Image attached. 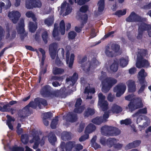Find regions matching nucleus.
Returning a JSON list of instances; mask_svg holds the SVG:
<instances>
[{
    "label": "nucleus",
    "instance_id": "obj_24",
    "mask_svg": "<svg viewBox=\"0 0 151 151\" xmlns=\"http://www.w3.org/2000/svg\"><path fill=\"white\" fill-rule=\"evenodd\" d=\"M137 58H143L145 56L147 53V50L143 49H138Z\"/></svg>",
    "mask_w": 151,
    "mask_h": 151
},
{
    "label": "nucleus",
    "instance_id": "obj_28",
    "mask_svg": "<svg viewBox=\"0 0 151 151\" xmlns=\"http://www.w3.org/2000/svg\"><path fill=\"white\" fill-rule=\"evenodd\" d=\"M119 62L114 60L113 63L110 66V69L111 71L115 72L118 69Z\"/></svg>",
    "mask_w": 151,
    "mask_h": 151
},
{
    "label": "nucleus",
    "instance_id": "obj_3",
    "mask_svg": "<svg viewBox=\"0 0 151 151\" xmlns=\"http://www.w3.org/2000/svg\"><path fill=\"white\" fill-rule=\"evenodd\" d=\"M24 27V20L21 19L18 23V26H17L16 29L18 33L21 34L20 38L22 40H24V38L27 36V33H24L25 31Z\"/></svg>",
    "mask_w": 151,
    "mask_h": 151
},
{
    "label": "nucleus",
    "instance_id": "obj_47",
    "mask_svg": "<svg viewBox=\"0 0 151 151\" xmlns=\"http://www.w3.org/2000/svg\"><path fill=\"white\" fill-rule=\"evenodd\" d=\"M77 35V33L74 31H71L68 33V37L69 40H73Z\"/></svg>",
    "mask_w": 151,
    "mask_h": 151
},
{
    "label": "nucleus",
    "instance_id": "obj_14",
    "mask_svg": "<svg viewBox=\"0 0 151 151\" xmlns=\"http://www.w3.org/2000/svg\"><path fill=\"white\" fill-rule=\"evenodd\" d=\"M128 91L130 93H134L136 90L135 82L132 80H129L127 81Z\"/></svg>",
    "mask_w": 151,
    "mask_h": 151
},
{
    "label": "nucleus",
    "instance_id": "obj_48",
    "mask_svg": "<svg viewBox=\"0 0 151 151\" xmlns=\"http://www.w3.org/2000/svg\"><path fill=\"white\" fill-rule=\"evenodd\" d=\"M132 123L131 120L129 119H126L124 120H122L120 121L121 124H124L126 125H128Z\"/></svg>",
    "mask_w": 151,
    "mask_h": 151
},
{
    "label": "nucleus",
    "instance_id": "obj_29",
    "mask_svg": "<svg viewBox=\"0 0 151 151\" xmlns=\"http://www.w3.org/2000/svg\"><path fill=\"white\" fill-rule=\"evenodd\" d=\"M62 139L64 141L70 140L71 137L70 133L67 132H64L61 134Z\"/></svg>",
    "mask_w": 151,
    "mask_h": 151
},
{
    "label": "nucleus",
    "instance_id": "obj_11",
    "mask_svg": "<svg viewBox=\"0 0 151 151\" xmlns=\"http://www.w3.org/2000/svg\"><path fill=\"white\" fill-rule=\"evenodd\" d=\"M8 16L12 20L13 23H16L21 16L20 13L18 11H13L10 12L8 14Z\"/></svg>",
    "mask_w": 151,
    "mask_h": 151
},
{
    "label": "nucleus",
    "instance_id": "obj_30",
    "mask_svg": "<svg viewBox=\"0 0 151 151\" xmlns=\"http://www.w3.org/2000/svg\"><path fill=\"white\" fill-rule=\"evenodd\" d=\"M80 17L81 19L83 21L80 27L81 28H83L84 26V24H86L87 22L88 19V15L87 14H84L80 15Z\"/></svg>",
    "mask_w": 151,
    "mask_h": 151
},
{
    "label": "nucleus",
    "instance_id": "obj_41",
    "mask_svg": "<svg viewBox=\"0 0 151 151\" xmlns=\"http://www.w3.org/2000/svg\"><path fill=\"white\" fill-rule=\"evenodd\" d=\"M111 50L115 53L118 52L120 49V46L117 44H113L111 46Z\"/></svg>",
    "mask_w": 151,
    "mask_h": 151
},
{
    "label": "nucleus",
    "instance_id": "obj_5",
    "mask_svg": "<svg viewBox=\"0 0 151 151\" xmlns=\"http://www.w3.org/2000/svg\"><path fill=\"white\" fill-rule=\"evenodd\" d=\"M126 20L128 22H141L143 21V19L134 12H132Z\"/></svg>",
    "mask_w": 151,
    "mask_h": 151
},
{
    "label": "nucleus",
    "instance_id": "obj_27",
    "mask_svg": "<svg viewBox=\"0 0 151 151\" xmlns=\"http://www.w3.org/2000/svg\"><path fill=\"white\" fill-rule=\"evenodd\" d=\"M150 25V24H147L144 22L141 23L139 27L138 30L143 32L145 31H147Z\"/></svg>",
    "mask_w": 151,
    "mask_h": 151
},
{
    "label": "nucleus",
    "instance_id": "obj_64",
    "mask_svg": "<svg viewBox=\"0 0 151 151\" xmlns=\"http://www.w3.org/2000/svg\"><path fill=\"white\" fill-rule=\"evenodd\" d=\"M115 32L114 31H112L109 32L107 34L105 35L103 37V39H105L110 36L112 37H113L114 35H113L115 33Z\"/></svg>",
    "mask_w": 151,
    "mask_h": 151
},
{
    "label": "nucleus",
    "instance_id": "obj_52",
    "mask_svg": "<svg viewBox=\"0 0 151 151\" xmlns=\"http://www.w3.org/2000/svg\"><path fill=\"white\" fill-rule=\"evenodd\" d=\"M52 113L50 112H46L44 114L43 118L49 119L52 117Z\"/></svg>",
    "mask_w": 151,
    "mask_h": 151
},
{
    "label": "nucleus",
    "instance_id": "obj_35",
    "mask_svg": "<svg viewBox=\"0 0 151 151\" xmlns=\"http://www.w3.org/2000/svg\"><path fill=\"white\" fill-rule=\"evenodd\" d=\"M105 53L108 57L110 58H112L113 57L115 53L113 51L110 50V47L109 46H106Z\"/></svg>",
    "mask_w": 151,
    "mask_h": 151
},
{
    "label": "nucleus",
    "instance_id": "obj_44",
    "mask_svg": "<svg viewBox=\"0 0 151 151\" xmlns=\"http://www.w3.org/2000/svg\"><path fill=\"white\" fill-rule=\"evenodd\" d=\"M133 100H134L133 98ZM134 100L133 101L130 102L128 105V106L129 111L132 112L136 109L135 105L134 104Z\"/></svg>",
    "mask_w": 151,
    "mask_h": 151
},
{
    "label": "nucleus",
    "instance_id": "obj_4",
    "mask_svg": "<svg viewBox=\"0 0 151 151\" xmlns=\"http://www.w3.org/2000/svg\"><path fill=\"white\" fill-rule=\"evenodd\" d=\"M42 4L40 0H26L25 7L28 9L41 7Z\"/></svg>",
    "mask_w": 151,
    "mask_h": 151
},
{
    "label": "nucleus",
    "instance_id": "obj_6",
    "mask_svg": "<svg viewBox=\"0 0 151 151\" xmlns=\"http://www.w3.org/2000/svg\"><path fill=\"white\" fill-rule=\"evenodd\" d=\"M82 100L81 98H78L75 104V108L74 109V112L76 113L81 114L83 112L85 109L84 105H81Z\"/></svg>",
    "mask_w": 151,
    "mask_h": 151
},
{
    "label": "nucleus",
    "instance_id": "obj_38",
    "mask_svg": "<svg viewBox=\"0 0 151 151\" xmlns=\"http://www.w3.org/2000/svg\"><path fill=\"white\" fill-rule=\"evenodd\" d=\"M110 87L104 81L102 83V91L104 93H106L108 92L110 89Z\"/></svg>",
    "mask_w": 151,
    "mask_h": 151
},
{
    "label": "nucleus",
    "instance_id": "obj_56",
    "mask_svg": "<svg viewBox=\"0 0 151 151\" xmlns=\"http://www.w3.org/2000/svg\"><path fill=\"white\" fill-rule=\"evenodd\" d=\"M72 10V8L71 6L69 4H68L65 12V15H68L70 14Z\"/></svg>",
    "mask_w": 151,
    "mask_h": 151
},
{
    "label": "nucleus",
    "instance_id": "obj_59",
    "mask_svg": "<svg viewBox=\"0 0 151 151\" xmlns=\"http://www.w3.org/2000/svg\"><path fill=\"white\" fill-rule=\"evenodd\" d=\"M63 80V78L61 76H52L50 78L51 81H62Z\"/></svg>",
    "mask_w": 151,
    "mask_h": 151
},
{
    "label": "nucleus",
    "instance_id": "obj_10",
    "mask_svg": "<svg viewBox=\"0 0 151 151\" xmlns=\"http://www.w3.org/2000/svg\"><path fill=\"white\" fill-rule=\"evenodd\" d=\"M58 48V44L53 42L50 44L49 47V51L50 56L52 59H54L56 56Z\"/></svg>",
    "mask_w": 151,
    "mask_h": 151
},
{
    "label": "nucleus",
    "instance_id": "obj_25",
    "mask_svg": "<svg viewBox=\"0 0 151 151\" xmlns=\"http://www.w3.org/2000/svg\"><path fill=\"white\" fill-rule=\"evenodd\" d=\"M75 142L74 141H69L66 144L65 150L66 151H71L72 148L75 145Z\"/></svg>",
    "mask_w": 151,
    "mask_h": 151
},
{
    "label": "nucleus",
    "instance_id": "obj_63",
    "mask_svg": "<svg viewBox=\"0 0 151 151\" xmlns=\"http://www.w3.org/2000/svg\"><path fill=\"white\" fill-rule=\"evenodd\" d=\"M26 16L28 18L31 17L32 18L35 17V15L32 11H28L25 14Z\"/></svg>",
    "mask_w": 151,
    "mask_h": 151
},
{
    "label": "nucleus",
    "instance_id": "obj_62",
    "mask_svg": "<svg viewBox=\"0 0 151 151\" xmlns=\"http://www.w3.org/2000/svg\"><path fill=\"white\" fill-rule=\"evenodd\" d=\"M74 151H80L83 148V146L81 144H77L75 146Z\"/></svg>",
    "mask_w": 151,
    "mask_h": 151
},
{
    "label": "nucleus",
    "instance_id": "obj_20",
    "mask_svg": "<svg viewBox=\"0 0 151 151\" xmlns=\"http://www.w3.org/2000/svg\"><path fill=\"white\" fill-rule=\"evenodd\" d=\"M104 81L111 88L117 82L116 79L111 77L106 78L104 80Z\"/></svg>",
    "mask_w": 151,
    "mask_h": 151
},
{
    "label": "nucleus",
    "instance_id": "obj_57",
    "mask_svg": "<svg viewBox=\"0 0 151 151\" xmlns=\"http://www.w3.org/2000/svg\"><path fill=\"white\" fill-rule=\"evenodd\" d=\"M98 98H99V100L98 103H101V102H103L105 100V96L103 95V94L101 93H99L98 94Z\"/></svg>",
    "mask_w": 151,
    "mask_h": 151
},
{
    "label": "nucleus",
    "instance_id": "obj_19",
    "mask_svg": "<svg viewBox=\"0 0 151 151\" xmlns=\"http://www.w3.org/2000/svg\"><path fill=\"white\" fill-rule=\"evenodd\" d=\"M67 119L71 122H75L77 120V115L72 112H70L68 114Z\"/></svg>",
    "mask_w": 151,
    "mask_h": 151
},
{
    "label": "nucleus",
    "instance_id": "obj_12",
    "mask_svg": "<svg viewBox=\"0 0 151 151\" xmlns=\"http://www.w3.org/2000/svg\"><path fill=\"white\" fill-rule=\"evenodd\" d=\"M149 65L148 61L143 58H137L136 66L139 68L147 67Z\"/></svg>",
    "mask_w": 151,
    "mask_h": 151
},
{
    "label": "nucleus",
    "instance_id": "obj_15",
    "mask_svg": "<svg viewBox=\"0 0 151 151\" xmlns=\"http://www.w3.org/2000/svg\"><path fill=\"white\" fill-rule=\"evenodd\" d=\"M35 102L36 104L38 106L40 109L42 108L41 104L44 106H47L48 104L47 101L45 99L42 98H36L35 99Z\"/></svg>",
    "mask_w": 151,
    "mask_h": 151
},
{
    "label": "nucleus",
    "instance_id": "obj_36",
    "mask_svg": "<svg viewBox=\"0 0 151 151\" xmlns=\"http://www.w3.org/2000/svg\"><path fill=\"white\" fill-rule=\"evenodd\" d=\"M52 73L55 75L63 74L64 72L63 69L55 67L54 68L52 71Z\"/></svg>",
    "mask_w": 151,
    "mask_h": 151
},
{
    "label": "nucleus",
    "instance_id": "obj_16",
    "mask_svg": "<svg viewBox=\"0 0 151 151\" xmlns=\"http://www.w3.org/2000/svg\"><path fill=\"white\" fill-rule=\"evenodd\" d=\"M30 114V108L26 106L22 109L20 115V120L22 121L26 117L29 116Z\"/></svg>",
    "mask_w": 151,
    "mask_h": 151
},
{
    "label": "nucleus",
    "instance_id": "obj_46",
    "mask_svg": "<svg viewBox=\"0 0 151 151\" xmlns=\"http://www.w3.org/2000/svg\"><path fill=\"white\" fill-rule=\"evenodd\" d=\"M95 92V88H88V87L85 88L84 90V93H86L89 94V93H91L93 94Z\"/></svg>",
    "mask_w": 151,
    "mask_h": 151
},
{
    "label": "nucleus",
    "instance_id": "obj_8",
    "mask_svg": "<svg viewBox=\"0 0 151 151\" xmlns=\"http://www.w3.org/2000/svg\"><path fill=\"white\" fill-rule=\"evenodd\" d=\"M52 88L49 85H46L41 88L40 91V94L44 97H50V94Z\"/></svg>",
    "mask_w": 151,
    "mask_h": 151
},
{
    "label": "nucleus",
    "instance_id": "obj_43",
    "mask_svg": "<svg viewBox=\"0 0 151 151\" xmlns=\"http://www.w3.org/2000/svg\"><path fill=\"white\" fill-rule=\"evenodd\" d=\"M120 65L122 68L126 66L128 64V61L123 58H122L120 59Z\"/></svg>",
    "mask_w": 151,
    "mask_h": 151
},
{
    "label": "nucleus",
    "instance_id": "obj_53",
    "mask_svg": "<svg viewBox=\"0 0 151 151\" xmlns=\"http://www.w3.org/2000/svg\"><path fill=\"white\" fill-rule=\"evenodd\" d=\"M88 6L86 5L82 6L80 9V11L82 13H86L88 10Z\"/></svg>",
    "mask_w": 151,
    "mask_h": 151
},
{
    "label": "nucleus",
    "instance_id": "obj_42",
    "mask_svg": "<svg viewBox=\"0 0 151 151\" xmlns=\"http://www.w3.org/2000/svg\"><path fill=\"white\" fill-rule=\"evenodd\" d=\"M58 121V116H56L55 119H52L50 125V127L52 129H55L56 128Z\"/></svg>",
    "mask_w": 151,
    "mask_h": 151
},
{
    "label": "nucleus",
    "instance_id": "obj_7",
    "mask_svg": "<svg viewBox=\"0 0 151 151\" xmlns=\"http://www.w3.org/2000/svg\"><path fill=\"white\" fill-rule=\"evenodd\" d=\"M36 134L37 133L35 131H32L31 134L33 138L29 141L30 143L32 144L35 141L32 147L34 149H37L39 145V140H40L39 136L38 135H36Z\"/></svg>",
    "mask_w": 151,
    "mask_h": 151
},
{
    "label": "nucleus",
    "instance_id": "obj_54",
    "mask_svg": "<svg viewBox=\"0 0 151 151\" xmlns=\"http://www.w3.org/2000/svg\"><path fill=\"white\" fill-rule=\"evenodd\" d=\"M47 65H46L44 67H40V75H44L47 72Z\"/></svg>",
    "mask_w": 151,
    "mask_h": 151
},
{
    "label": "nucleus",
    "instance_id": "obj_45",
    "mask_svg": "<svg viewBox=\"0 0 151 151\" xmlns=\"http://www.w3.org/2000/svg\"><path fill=\"white\" fill-rule=\"evenodd\" d=\"M78 74L76 72L73 73L72 76L70 77L71 79V82L73 85L76 82L78 78Z\"/></svg>",
    "mask_w": 151,
    "mask_h": 151
},
{
    "label": "nucleus",
    "instance_id": "obj_9",
    "mask_svg": "<svg viewBox=\"0 0 151 151\" xmlns=\"http://www.w3.org/2000/svg\"><path fill=\"white\" fill-rule=\"evenodd\" d=\"M126 89V86L125 85L119 84L114 88V92H116V96L119 97L124 93Z\"/></svg>",
    "mask_w": 151,
    "mask_h": 151
},
{
    "label": "nucleus",
    "instance_id": "obj_26",
    "mask_svg": "<svg viewBox=\"0 0 151 151\" xmlns=\"http://www.w3.org/2000/svg\"><path fill=\"white\" fill-rule=\"evenodd\" d=\"M147 113V110L146 107L140 109L132 115L133 117L137 116L139 114H146Z\"/></svg>",
    "mask_w": 151,
    "mask_h": 151
},
{
    "label": "nucleus",
    "instance_id": "obj_22",
    "mask_svg": "<svg viewBox=\"0 0 151 151\" xmlns=\"http://www.w3.org/2000/svg\"><path fill=\"white\" fill-rule=\"evenodd\" d=\"M91 122L96 124L99 125L104 122V118L102 116H98L93 119Z\"/></svg>",
    "mask_w": 151,
    "mask_h": 151
},
{
    "label": "nucleus",
    "instance_id": "obj_21",
    "mask_svg": "<svg viewBox=\"0 0 151 151\" xmlns=\"http://www.w3.org/2000/svg\"><path fill=\"white\" fill-rule=\"evenodd\" d=\"M111 110L113 113L118 114L122 111V109L116 104H114L111 107Z\"/></svg>",
    "mask_w": 151,
    "mask_h": 151
},
{
    "label": "nucleus",
    "instance_id": "obj_13",
    "mask_svg": "<svg viewBox=\"0 0 151 151\" xmlns=\"http://www.w3.org/2000/svg\"><path fill=\"white\" fill-rule=\"evenodd\" d=\"M70 53L69 50H67L66 52V63L68 64V67L71 68L73 63L75 55L74 54L72 53L71 54L70 60H69Z\"/></svg>",
    "mask_w": 151,
    "mask_h": 151
},
{
    "label": "nucleus",
    "instance_id": "obj_2",
    "mask_svg": "<svg viewBox=\"0 0 151 151\" xmlns=\"http://www.w3.org/2000/svg\"><path fill=\"white\" fill-rule=\"evenodd\" d=\"M96 127L92 123H90L86 127L85 131V134L82 136L79 139L80 142L85 140L89 137L88 134L94 131Z\"/></svg>",
    "mask_w": 151,
    "mask_h": 151
},
{
    "label": "nucleus",
    "instance_id": "obj_58",
    "mask_svg": "<svg viewBox=\"0 0 151 151\" xmlns=\"http://www.w3.org/2000/svg\"><path fill=\"white\" fill-rule=\"evenodd\" d=\"M24 148L22 147L14 146L12 148V151H24Z\"/></svg>",
    "mask_w": 151,
    "mask_h": 151
},
{
    "label": "nucleus",
    "instance_id": "obj_17",
    "mask_svg": "<svg viewBox=\"0 0 151 151\" xmlns=\"http://www.w3.org/2000/svg\"><path fill=\"white\" fill-rule=\"evenodd\" d=\"M48 138L49 142L52 145H54L55 142L57 141V138L55 134L52 132H50L48 134Z\"/></svg>",
    "mask_w": 151,
    "mask_h": 151
},
{
    "label": "nucleus",
    "instance_id": "obj_40",
    "mask_svg": "<svg viewBox=\"0 0 151 151\" xmlns=\"http://www.w3.org/2000/svg\"><path fill=\"white\" fill-rule=\"evenodd\" d=\"M21 141L24 145L27 144L29 140L28 135L26 134H22L21 136Z\"/></svg>",
    "mask_w": 151,
    "mask_h": 151
},
{
    "label": "nucleus",
    "instance_id": "obj_1",
    "mask_svg": "<svg viewBox=\"0 0 151 151\" xmlns=\"http://www.w3.org/2000/svg\"><path fill=\"white\" fill-rule=\"evenodd\" d=\"M102 134L106 136H114L119 135L120 130L117 128L111 126L105 125L101 128Z\"/></svg>",
    "mask_w": 151,
    "mask_h": 151
},
{
    "label": "nucleus",
    "instance_id": "obj_50",
    "mask_svg": "<svg viewBox=\"0 0 151 151\" xmlns=\"http://www.w3.org/2000/svg\"><path fill=\"white\" fill-rule=\"evenodd\" d=\"M126 13V10L124 9L123 11L121 10H119L116 11L114 13V14L120 17L121 16L125 15Z\"/></svg>",
    "mask_w": 151,
    "mask_h": 151
},
{
    "label": "nucleus",
    "instance_id": "obj_51",
    "mask_svg": "<svg viewBox=\"0 0 151 151\" xmlns=\"http://www.w3.org/2000/svg\"><path fill=\"white\" fill-rule=\"evenodd\" d=\"M78 62L79 63L82 64V63L85 62L86 61L87 58L86 56H84L83 58H81V55L78 56Z\"/></svg>",
    "mask_w": 151,
    "mask_h": 151
},
{
    "label": "nucleus",
    "instance_id": "obj_32",
    "mask_svg": "<svg viewBox=\"0 0 151 151\" xmlns=\"http://www.w3.org/2000/svg\"><path fill=\"white\" fill-rule=\"evenodd\" d=\"M98 104L100 106L102 110L104 111L107 110L108 109V104L106 101L98 103Z\"/></svg>",
    "mask_w": 151,
    "mask_h": 151
},
{
    "label": "nucleus",
    "instance_id": "obj_23",
    "mask_svg": "<svg viewBox=\"0 0 151 151\" xmlns=\"http://www.w3.org/2000/svg\"><path fill=\"white\" fill-rule=\"evenodd\" d=\"M95 113L94 109L88 108L84 113V117H88L89 116H92Z\"/></svg>",
    "mask_w": 151,
    "mask_h": 151
},
{
    "label": "nucleus",
    "instance_id": "obj_39",
    "mask_svg": "<svg viewBox=\"0 0 151 151\" xmlns=\"http://www.w3.org/2000/svg\"><path fill=\"white\" fill-rule=\"evenodd\" d=\"M54 19L53 17H50L45 19L44 23L48 26H51L54 23Z\"/></svg>",
    "mask_w": 151,
    "mask_h": 151
},
{
    "label": "nucleus",
    "instance_id": "obj_34",
    "mask_svg": "<svg viewBox=\"0 0 151 151\" xmlns=\"http://www.w3.org/2000/svg\"><path fill=\"white\" fill-rule=\"evenodd\" d=\"M28 27L29 30L32 33L34 32L37 28V26L35 25L34 23L32 22H29Z\"/></svg>",
    "mask_w": 151,
    "mask_h": 151
},
{
    "label": "nucleus",
    "instance_id": "obj_33",
    "mask_svg": "<svg viewBox=\"0 0 151 151\" xmlns=\"http://www.w3.org/2000/svg\"><path fill=\"white\" fill-rule=\"evenodd\" d=\"M116 142V139L115 138H109L106 140V145L109 148L114 146L115 143Z\"/></svg>",
    "mask_w": 151,
    "mask_h": 151
},
{
    "label": "nucleus",
    "instance_id": "obj_60",
    "mask_svg": "<svg viewBox=\"0 0 151 151\" xmlns=\"http://www.w3.org/2000/svg\"><path fill=\"white\" fill-rule=\"evenodd\" d=\"M55 63L56 64L58 67H62L63 65V63L61 61L59 57L57 56L55 59Z\"/></svg>",
    "mask_w": 151,
    "mask_h": 151
},
{
    "label": "nucleus",
    "instance_id": "obj_49",
    "mask_svg": "<svg viewBox=\"0 0 151 151\" xmlns=\"http://www.w3.org/2000/svg\"><path fill=\"white\" fill-rule=\"evenodd\" d=\"M42 36L43 40L45 44L47 43V39L48 37V35L47 32V31L44 32L42 33Z\"/></svg>",
    "mask_w": 151,
    "mask_h": 151
},
{
    "label": "nucleus",
    "instance_id": "obj_61",
    "mask_svg": "<svg viewBox=\"0 0 151 151\" xmlns=\"http://www.w3.org/2000/svg\"><path fill=\"white\" fill-rule=\"evenodd\" d=\"M59 95V92L58 91H53L52 90H51L50 94V97L52 96L55 97H58Z\"/></svg>",
    "mask_w": 151,
    "mask_h": 151
},
{
    "label": "nucleus",
    "instance_id": "obj_31",
    "mask_svg": "<svg viewBox=\"0 0 151 151\" xmlns=\"http://www.w3.org/2000/svg\"><path fill=\"white\" fill-rule=\"evenodd\" d=\"M59 31L62 35H63L65 32V25L63 20H62L59 24Z\"/></svg>",
    "mask_w": 151,
    "mask_h": 151
},
{
    "label": "nucleus",
    "instance_id": "obj_18",
    "mask_svg": "<svg viewBox=\"0 0 151 151\" xmlns=\"http://www.w3.org/2000/svg\"><path fill=\"white\" fill-rule=\"evenodd\" d=\"M145 70L144 69H142L138 73L140 77L138 78V80L140 84H144L145 82V77L144 75Z\"/></svg>",
    "mask_w": 151,
    "mask_h": 151
},
{
    "label": "nucleus",
    "instance_id": "obj_55",
    "mask_svg": "<svg viewBox=\"0 0 151 151\" xmlns=\"http://www.w3.org/2000/svg\"><path fill=\"white\" fill-rule=\"evenodd\" d=\"M90 0H75L76 3H77L80 5H82L85 4L86 2H88Z\"/></svg>",
    "mask_w": 151,
    "mask_h": 151
},
{
    "label": "nucleus",
    "instance_id": "obj_37",
    "mask_svg": "<svg viewBox=\"0 0 151 151\" xmlns=\"http://www.w3.org/2000/svg\"><path fill=\"white\" fill-rule=\"evenodd\" d=\"M98 11L99 12H102L104 10L105 7L104 0H100L98 3Z\"/></svg>",
    "mask_w": 151,
    "mask_h": 151
}]
</instances>
